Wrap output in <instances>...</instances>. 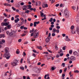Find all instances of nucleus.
Listing matches in <instances>:
<instances>
[{
	"mask_svg": "<svg viewBox=\"0 0 79 79\" xmlns=\"http://www.w3.org/2000/svg\"><path fill=\"white\" fill-rule=\"evenodd\" d=\"M18 61L16 59H15L13 62H11V64L13 66H16L18 65Z\"/></svg>",
	"mask_w": 79,
	"mask_h": 79,
	"instance_id": "nucleus-1",
	"label": "nucleus"
},
{
	"mask_svg": "<svg viewBox=\"0 0 79 79\" xmlns=\"http://www.w3.org/2000/svg\"><path fill=\"white\" fill-rule=\"evenodd\" d=\"M64 13L66 18H68L69 17V14L68 8H67L64 11Z\"/></svg>",
	"mask_w": 79,
	"mask_h": 79,
	"instance_id": "nucleus-2",
	"label": "nucleus"
},
{
	"mask_svg": "<svg viewBox=\"0 0 79 79\" xmlns=\"http://www.w3.org/2000/svg\"><path fill=\"white\" fill-rule=\"evenodd\" d=\"M6 34L8 35H9L10 37H13L15 35V33L13 31H11L10 32L8 31H6Z\"/></svg>",
	"mask_w": 79,
	"mask_h": 79,
	"instance_id": "nucleus-3",
	"label": "nucleus"
},
{
	"mask_svg": "<svg viewBox=\"0 0 79 79\" xmlns=\"http://www.w3.org/2000/svg\"><path fill=\"white\" fill-rule=\"evenodd\" d=\"M3 57L4 58H6L7 60H8L10 58V54L9 53H8V54H5L3 55Z\"/></svg>",
	"mask_w": 79,
	"mask_h": 79,
	"instance_id": "nucleus-4",
	"label": "nucleus"
},
{
	"mask_svg": "<svg viewBox=\"0 0 79 79\" xmlns=\"http://www.w3.org/2000/svg\"><path fill=\"white\" fill-rule=\"evenodd\" d=\"M39 69L37 68H35L34 69V71L36 73H40V70Z\"/></svg>",
	"mask_w": 79,
	"mask_h": 79,
	"instance_id": "nucleus-5",
	"label": "nucleus"
},
{
	"mask_svg": "<svg viewBox=\"0 0 79 79\" xmlns=\"http://www.w3.org/2000/svg\"><path fill=\"white\" fill-rule=\"evenodd\" d=\"M39 32H35L34 34V37L35 39H36L39 37Z\"/></svg>",
	"mask_w": 79,
	"mask_h": 79,
	"instance_id": "nucleus-6",
	"label": "nucleus"
},
{
	"mask_svg": "<svg viewBox=\"0 0 79 79\" xmlns=\"http://www.w3.org/2000/svg\"><path fill=\"white\" fill-rule=\"evenodd\" d=\"M9 48H5V52H6L5 54H8V53H9Z\"/></svg>",
	"mask_w": 79,
	"mask_h": 79,
	"instance_id": "nucleus-7",
	"label": "nucleus"
},
{
	"mask_svg": "<svg viewBox=\"0 0 79 79\" xmlns=\"http://www.w3.org/2000/svg\"><path fill=\"white\" fill-rule=\"evenodd\" d=\"M11 29V27H10V25H8L7 27H5V30L9 29Z\"/></svg>",
	"mask_w": 79,
	"mask_h": 79,
	"instance_id": "nucleus-8",
	"label": "nucleus"
},
{
	"mask_svg": "<svg viewBox=\"0 0 79 79\" xmlns=\"http://www.w3.org/2000/svg\"><path fill=\"white\" fill-rule=\"evenodd\" d=\"M70 59L71 60H72V61H75L76 58L73 56H71L70 58Z\"/></svg>",
	"mask_w": 79,
	"mask_h": 79,
	"instance_id": "nucleus-9",
	"label": "nucleus"
},
{
	"mask_svg": "<svg viewBox=\"0 0 79 79\" xmlns=\"http://www.w3.org/2000/svg\"><path fill=\"white\" fill-rule=\"evenodd\" d=\"M76 32L77 34H78V35H79V27H77Z\"/></svg>",
	"mask_w": 79,
	"mask_h": 79,
	"instance_id": "nucleus-10",
	"label": "nucleus"
},
{
	"mask_svg": "<svg viewBox=\"0 0 79 79\" xmlns=\"http://www.w3.org/2000/svg\"><path fill=\"white\" fill-rule=\"evenodd\" d=\"M4 5L6 6H11V5L8 3H5L4 4Z\"/></svg>",
	"mask_w": 79,
	"mask_h": 79,
	"instance_id": "nucleus-11",
	"label": "nucleus"
},
{
	"mask_svg": "<svg viewBox=\"0 0 79 79\" xmlns=\"http://www.w3.org/2000/svg\"><path fill=\"white\" fill-rule=\"evenodd\" d=\"M46 41L47 42H50V38L48 37H47L46 39Z\"/></svg>",
	"mask_w": 79,
	"mask_h": 79,
	"instance_id": "nucleus-12",
	"label": "nucleus"
},
{
	"mask_svg": "<svg viewBox=\"0 0 79 79\" xmlns=\"http://www.w3.org/2000/svg\"><path fill=\"white\" fill-rule=\"evenodd\" d=\"M19 21V19L18 18L17 19L15 20V23H17Z\"/></svg>",
	"mask_w": 79,
	"mask_h": 79,
	"instance_id": "nucleus-13",
	"label": "nucleus"
},
{
	"mask_svg": "<svg viewBox=\"0 0 79 79\" xmlns=\"http://www.w3.org/2000/svg\"><path fill=\"white\" fill-rule=\"evenodd\" d=\"M5 37V35L4 34H2L0 35V38H2V37H3V38H4V37Z\"/></svg>",
	"mask_w": 79,
	"mask_h": 79,
	"instance_id": "nucleus-14",
	"label": "nucleus"
},
{
	"mask_svg": "<svg viewBox=\"0 0 79 79\" xmlns=\"http://www.w3.org/2000/svg\"><path fill=\"white\" fill-rule=\"evenodd\" d=\"M27 63L28 64H30V58L29 57H28L27 58Z\"/></svg>",
	"mask_w": 79,
	"mask_h": 79,
	"instance_id": "nucleus-15",
	"label": "nucleus"
},
{
	"mask_svg": "<svg viewBox=\"0 0 79 79\" xmlns=\"http://www.w3.org/2000/svg\"><path fill=\"white\" fill-rule=\"evenodd\" d=\"M65 37L66 38L65 40H66L67 41H69L70 40V39L68 38V36H66Z\"/></svg>",
	"mask_w": 79,
	"mask_h": 79,
	"instance_id": "nucleus-16",
	"label": "nucleus"
},
{
	"mask_svg": "<svg viewBox=\"0 0 79 79\" xmlns=\"http://www.w3.org/2000/svg\"><path fill=\"white\" fill-rule=\"evenodd\" d=\"M9 24H8V23H5L3 24V25L5 26H8V25Z\"/></svg>",
	"mask_w": 79,
	"mask_h": 79,
	"instance_id": "nucleus-17",
	"label": "nucleus"
},
{
	"mask_svg": "<svg viewBox=\"0 0 79 79\" xmlns=\"http://www.w3.org/2000/svg\"><path fill=\"white\" fill-rule=\"evenodd\" d=\"M20 52H19V49H17L16 51V53L17 54H19Z\"/></svg>",
	"mask_w": 79,
	"mask_h": 79,
	"instance_id": "nucleus-18",
	"label": "nucleus"
},
{
	"mask_svg": "<svg viewBox=\"0 0 79 79\" xmlns=\"http://www.w3.org/2000/svg\"><path fill=\"white\" fill-rule=\"evenodd\" d=\"M20 19H21V21L22 22H23L24 21V19H23V18H20Z\"/></svg>",
	"mask_w": 79,
	"mask_h": 79,
	"instance_id": "nucleus-19",
	"label": "nucleus"
},
{
	"mask_svg": "<svg viewBox=\"0 0 79 79\" xmlns=\"http://www.w3.org/2000/svg\"><path fill=\"white\" fill-rule=\"evenodd\" d=\"M56 30L55 28H54L52 30V32L53 33H55L56 32Z\"/></svg>",
	"mask_w": 79,
	"mask_h": 79,
	"instance_id": "nucleus-20",
	"label": "nucleus"
},
{
	"mask_svg": "<svg viewBox=\"0 0 79 79\" xmlns=\"http://www.w3.org/2000/svg\"><path fill=\"white\" fill-rule=\"evenodd\" d=\"M34 28H33L32 30H31L30 33H32V32H34Z\"/></svg>",
	"mask_w": 79,
	"mask_h": 79,
	"instance_id": "nucleus-21",
	"label": "nucleus"
},
{
	"mask_svg": "<svg viewBox=\"0 0 79 79\" xmlns=\"http://www.w3.org/2000/svg\"><path fill=\"white\" fill-rule=\"evenodd\" d=\"M52 56H49L48 57H47V60H50V59H52Z\"/></svg>",
	"mask_w": 79,
	"mask_h": 79,
	"instance_id": "nucleus-22",
	"label": "nucleus"
},
{
	"mask_svg": "<svg viewBox=\"0 0 79 79\" xmlns=\"http://www.w3.org/2000/svg\"><path fill=\"white\" fill-rule=\"evenodd\" d=\"M73 55H77V52L76 51H75L73 52Z\"/></svg>",
	"mask_w": 79,
	"mask_h": 79,
	"instance_id": "nucleus-23",
	"label": "nucleus"
},
{
	"mask_svg": "<svg viewBox=\"0 0 79 79\" xmlns=\"http://www.w3.org/2000/svg\"><path fill=\"white\" fill-rule=\"evenodd\" d=\"M37 48H39V49H40V50H42V47L41 46L39 47V46H37Z\"/></svg>",
	"mask_w": 79,
	"mask_h": 79,
	"instance_id": "nucleus-24",
	"label": "nucleus"
},
{
	"mask_svg": "<svg viewBox=\"0 0 79 79\" xmlns=\"http://www.w3.org/2000/svg\"><path fill=\"white\" fill-rule=\"evenodd\" d=\"M56 33H57V34L59 33V32H60V30H59V29H58L57 30H56Z\"/></svg>",
	"mask_w": 79,
	"mask_h": 79,
	"instance_id": "nucleus-25",
	"label": "nucleus"
},
{
	"mask_svg": "<svg viewBox=\"0 0 79 79\" xmlns=\"http://www.w3.org/2000/svg\"><path fill=\"white\" fill-rule=\"evenodd\" d=\"M73 53V51L71 50H70L69 51V54H70V55H71Z\"/></svg>",
	"mask_w": 79,
	"mask_h": 79,
	"instance_id": "nucleus-26",
	"label": "nucleus"
},
{
	"mask_svg": "<svg viewBox=\"0 0 79 79\" xmlns=\"http://www.w3.org/2000/svg\"><path fill=\"white\" fill-rule=\"evenodd\" d=\"M25 13H27V14H28L29 13V11L28 10H26L25 12Z\"/></svg>",
	"mask_w": 79,
	"mask_h": 79,
	"instance_id": "nucleus-27",
	"label": "nucleus"
},
{
	"mask_svg": "<svg viewBox=\"0 0 79 79\" xmlns=\"http://www.w3.org/2000/svg\"><path fill=\"white\" fill-rule=\"evenodd\" d=\"M5 10L6 11V12H10V11H11L9 9H6Z\"/></svg>",
	"mask_w": 79,
	"mask_h": 79,
	"instance_id": "nucleus-28",
	"label": "nucleus"
},
{
	"mask_svg": "<svg viewBox=\"0 0 79 79\" xmlns=\"http://www.w3.org/2000/svg\"><path fill=\"white\" fill-rule=\"evenodd\" d=\"M20 69H22L23 71H24V68L23 67H21L20 68Z\"/></svg>",
	"mask_w": 79,
	"mask_h": 79,
	"instance_id": "nucleus-29",
	"label": "nucleus"
},
{
	"mask_svg": "<svg viewBox=\"0 0 79 79\" xmlns=\"http://www.w3.org/2000/svg\"><path fill=\"white\" fill-rule=\"evenodd\" d=\"M26 8H27V6L26 5H24L23 6V8H25V9H26Z\"/></svg>",
	"mask_w": 79,
	"mask_h": 79,
	"instance_id": "nucleus-30",
	"label": "nucleus"
},
{
	"mask_svg": "<svg viewBox=\"0 0 79 79\" xmlns=\"http://www.w3.org/2000/svg\"><path fill=\"white\" fill-rule=\"evenodd\" d=\"M55 48L56 50H57L58 49V48L57 47V45H56L55 46Z\"/></svg>",
	"mask_w": 79,
	"mask_h": 79,
	"instance_id": "nucleus-31",
	"label": "nucleus"
},
{
	"mask_svg": "<svg viewBox=\"0 0 79 79\" xmlns=\"http://www.w3.org/2000/svg\"><path fill=\"white\" fill-rule=\"evenodd\" d=\"M53 18H51L49 20V22H52L53 21Z\"/></svg>",
	"mask_w": 79,
	"mask_h": 79,
	"instance_id": "nucleus-32",
	"label": "nucleus"
},
{
	"mask_svg": "<svg viewBox=\"0 0 79 79\" xmlns=\"http://www.w3.org/2000/svg\"><path fill=\"white\" fill-rule=\"evenodd\" d=\"M62 66H63V67H65V63H62Z\"/></svg>",
	"mask_w": 79,
	"mask_h": 79,
	"instance_id": "nucleus-33",
	"label": "nucleus"
},
{
	"mask_svg": "<svg viewBox=\"0 0 79 79\" xmlns=\"http://www.w3.org/2000/svg\"><path fill=\"white\" fill-rule=\"evenodd\" d=\"M33 26H34V27H36V23L35 22H34V23Z\"/></svg>",
	"mask_w": 79,
	"mask_h": 79,
	"instance_id": "nucleus-34",
	"label": "nucleus"
},
{
	"mask_svg": "<svg viewBox=\"0 0 79 79\" xmlns=\"http://www.w3.org/2000/svg\"><path fill=\"white\" fill-rule=\"evenodd\" d=\"M49 1H51V0H49ZM55 2V0H52L51 3H53Z\"/></svg>",
	"mask_w": 79,
	"mask_h": 79,
	"instance_id": "nucleus-35",
	"label": "nucleus"
},
{
	"mask_svg": "<svg viewBox=\"0 0 79 79\" xmlns=\"http://www.w3.org/2000/svg\"><path fill=\"white\" fill-rule=\"evenodd\" d=\"M74 28V26L73 25L71 27V29L72 30Z\"/></svg>",
	"mask_w": 79,
	"mask_h": 79,
	"instance_id": "nucleus-36",
	"label": "nucleus"
},
{
	"mask_svg": "<svg viewBox=\"0 0 79 79\" xmlns=\"http://www.w3.org/2000/svg\"><path fill=\"white\" fill-rule=\"evenodd\" d=\"M35 22L36 24H39V23H40V22H39V21H38L37 22Z\"/></svg>",
	"mask_w": 79,
	"mask_h": 79,
	"instance_id": "nucleus-37",
	"label": "nucleus"
},
{
	"mask_svg": "<svg viewBox=\"0 0 79 79\" xmlns=\"http://www.w3.org/2000/svg\"><path fill=\"white\" fill-rule=\"evenodd\" d=\"M23 55L24 56H26V54L25 52H23Z\"/></svg>",
	"mask_w": 79,
	"mask_h": 79,
	"instance_id": "nucleus-38",
	"label": "nucleus"
},
{
	"mask_svg": "<svg viewBox=\"0 0 79 79\" xmlns=\"http://www.w3.org/2000/svg\"><path fill=\"white\" fill-rule=\"evenodd\" d=\"M20 5H21L22 6H23V5H24V2H21L20 3Z\"/></svg>",
	"mask_w": 79,
	"mask_h": 79,
	"instance_id": "nucleus-39",
	"label": "nucleus"
},
{
	"mask_svg": "<svg viewBox=\"0 0 79 79\" xmlns=\"http://www.w3.org/2000/svg\"><path fill=\"white\" fill-rule=\"evenodd\" d=\"M52 70V71H53L54 70H55V67H52L51 68Z\"/></svg>",
	"mask_w": 79,
	"mask_h": 79,
	"instance_id": "nucleus-40",
	"label": "nucleus"
},
{
	"mask_svg": "<svg viewBox=\"0 0 79 79\" xmlns=\"http://www.w3.org/2000/svg\"><path fill=\"white\" fill-rule=\"evenodd\" d=\"M62 72H63V70H62V69H60L59 70V73H62Z\"/></svg>",
	"mask_w": 79,
	"mask_h": 79,
	"instance_id": "nucleus-41",
	"label": "nucleus"
},
{
	"mask_svg": "<svg viewBox=\"0 0 79 79\" xmlns=\"http://www.w3.org/2000/svg\"><path fill=\"white\" fill-rule=\"evenodd\" d=\"M55 35L56 34L55 33H53L52 34V37H54Z\"/></svg>",
	"mask_w": 79,
	"mask_h": 79,
	"instance_id": "nucleus-42",
	"label": "nucleus"
},
{
	"mask_svg": "<svg viewBox=\"0 0 79 79\" xmlns=\"http://www.w3.org/2000/svg\"><path fill=\"white\" fill-rule=\"evenodd\" d=\"M24 26H22L20 27V28L21 29H24Z\"/></svg>",
	"mask_w": 79,
	"mask_h": 79,
	"instance_id": "nucleus-43",
	"label": "nucleus"
},
{
	"mask_svg": "<svg viewBox=\"0 0 79 79\" xmlns=\"http://www.w3.org/2000/svg\"><path fill=\"white\" fill-rule=\"evenodd\" d=\"M28 7L30 9V8H31L32 7V6H31V5H29L28 6Z\"/></svg>",
	"mask_w": 79,
	"mask_h": 79,
	"instance_id": "nucleus-44",
	"label": "nucleus"
},
{
	"mask_svg": "<svg viewBox=\"0 0 79 79\" xmlns=\"http://www.w3.org/2000/svg\"><path fill=\"white\" fill-rule=\"evenodd\" d=\"M56 28L59 29H60V26H57L56 27Z\"/></svg>",
	"mask_w": 79,
	"mask_h": 79,
	"instance_id": "nucleus-45",
	"label": "nucleus"
},
{
	"mask_svg": "<svg viewBox=\"0 0 79 79\" xmlns=\"http://www.w3.org/2000/svg\"><path fill=\"white\" fill-rule=\"evenodd\" d=\"M66 70H67V68H65L64 70V72L66 73Z\"/></svg>",
	"mask_w": 79,
	"mask_h": 79,
	"instance_id": "nucleus-46",
	"label": "nucleus"
},
{
	"mask_svg": "<svg viewBox=\"0 0 79 79\" xmlns=\"http://www.w3.org/2000/svg\"><path fill=\"white\" fill-rule=\"evenodd\" d=\"M38 3L39 6H40V5L41 4V2H40V1H39L38 2Z\"/></svg>",
	"mask_w": 79,
	"mask_h": 79,
	"instance_id": "nucleus-47",
	"label": "nucleus"
},
{
	"mask_svg": "<svg viewBox=\"0 0 79 79\" xmlns=\"http://www.w3.org/2000/svg\"><path fill=\"white\" fill-rule=\"evenodd\" d=\"M23 32H24V33H25V34H27V32H28V31H27V30H26V31H23Z\"/></svg>",
	"mask_w": 79,
	"mask_h": 79,
	"instance_id": "nucleus-48",
	"label": "nucleus"
},
{
	"mask_svg": "<svg viewBox=\"0 0 79 79\" xmlns=\"http://www.w3.org/2000/svg\"><path fill=\"white\" fill-rule=\"evenodd\" d=\"M44 6L45 8H46V7H48V4H44Z\"/></svg>",
	"mask_w": 79,
	"mask_h": 79,
	"instance_id": "nucleus-49",
	"label": "nucleus"
},
{
	"mask_svg": "<svg viewBox=\"0 0 79 79\" xmlns=\"http://www.w3.org/2000/svg\"><path fill=\"white\" fill-rule=\"evenodd\" d=\"M33 52H34V53H37V51H35V50H32Z\"/></svg>",
	"mask_w": 79,
	"mask_h": 79,
	"instance_id": "nucleus-50",
	"label": "nucleus"
},
{
	"mask_svg": "<svg viewBox=\"0 0 79 79\" xmlns=\"http://www.w3.org/2000/svg\"><path fill=\"white\" fill-rule=\"evenodd\" d=\"M62 49L63 50H66V48H65V47H63Z\"/></svg>",
	"mask_w": 79,
	"mask_h": 79,
	"instance_id": "nucleus-51",
	"label": "nucleus"
},
{
	"mask_svg": "<svg viewBox=\"0 0 79 79\" xmlns=\"http://www.w3.org/2000/svg\"><path fill=\"white\" fill-rule=\"evenodd\" d=\"M33 26V23H30V26L31 27H32V26Z\"/></svg>",
	"mask_w": 79,
	"mask_h": 79,
	"instance_id": "nucleus-52",
	"label": "nucleus"
},
{
	"mask_svg": "<svg viewBox=\"0 0 79 79\" xmlns=\"http://www.w3.org/2000/svg\"><path fill=\"white\" fill-rule=\"evenodd\" d=\"M59 5H60V4H57L56 5V7H58V6H59Z\"/></svg>",
	"mask_w": 79,
	"mask_h": 79,
	"instance_id": "nucleus-53",
	"label": "nucleus"
},
{
	"mask_svg": "<svg viewBox=\"0 0 79 79\" xmlns=\"http://www.w3.org/2000/svg\"><path fill=\"white\" fill-rule=\"evenodd\" d=\"M2 42L3 43H5V40H2Z\"/></svg>",
	"mask_w": 79,
	"mask_h": 79,
	"instance_id": "nucleus-54",
	"label": "nucleus"
},
{
	"mask_svg": "<svg viewBox=\"0 0 79 79\" xmlns=\"http://www.w3.org/2000/svg\"><path fill=\"white\" fill-rule=\"evenodd\" d=\"M22 40L21 39H19L18 40V42H21Z\"/></svg>",
	"mask_w": 79,
	"mask_h": 79,
	"instance_id": "nucleus-55",
	"label": "nucleus"
},
{
	"mask_svg": "<svg viewBox=\"0 0 79 79\" xmlns=\"http://www.w3.org/2000/svg\"><path fill=\"white\" fill-rule=\"evenodd\" d=\"M10 17H11V15H7V18H10Z\"/></svg>",
	"mask_w": 79,
	"mask_h": 79,
	"instance_id": "nucleus-56",
	"label": "nucleus"
},
{
	"mask_svg": "<svg viewBox=\"0 0 79 79\" xmlns=\"http://www.w3.org/2000/svg\"><path fill=\"white\" fill-rule=\"evenodd\" d=\"M12 9H13L14 11L16 10V9L15 8L13 7H12Z\"/></svg>",
	"mask_w": 79,
	"mask_h": 79,
	"instance_id": "nucleus-57",
	"label": "nucleus"
},
{
	"mask_svg": "<svg viewBox=\"0 0 79 79\" xmlns=\"http://www.w3.org/2000/svg\"><path fill=\"white\" fill-rule=\"evenodd\" d=\"M44 54H47H47H48V52H44Z\"/></svg>",
	"mask_w": 79,
	"mask_h": 79,
	"instance_id": "nucleus-58",
	"label": "nucleus"
},
{
	"mask_svg": "<svg viewBox=\"0 0 79 79\" xmlns=\"http://www.w3.org/2000/svg\"><path fill=\"white\" fill-rule=\"evenodd\" d=\"M74 73H79V71H78V70H75L74 71Z\"/></svg>",
	"mask_w": 79,
	"mask_h": 79,
	"instance_id": "nucleus-59",
	"label": "nucleus"
},
{
	"mask_svg": "<svg viewBox=\"0 0 79 79\" xmlns=\"http://www.w3.org/2000/svg\"><path fill=\"white\" fill-rule=\"evenodd\" d=\"M72 34H75V33H76V31H72Z\"/></svg>",
	"mask_w": 79,
	"mask_h": 79,
	"instance_id": "nucleus-60",
	"label": "nucleus"
},
{
	"mask_svg": "<svg viewBox=\"0 0 79 79\" xmlns=\"http://www.w3.org/2000/svg\"><path fill=\"white\" fill-rule=\"evenodd\" d=\"M28 43V42L27 41V42H25L24 43V44H27Z\"/></svg>",
	"mask_w": 79,
	"mask_h": 79,
	"instance_id": "nucleus-61",
	"label": "nucleus"
},
{
	"mask_svg": "<svg viewBox=\"0 0 79 79\" xmlns=\"http://www.w3.org/2000/svg\"><path fill=\"white\" fill-rule=\"evenodd\" d=\"M26 35V34L23 33V34L22 36V37H24V36H25Z\"/></svg>",
	"mask_w": 79,
	"mask_h": 79,
	"instance_id": "nucleus-62",
	"label": "nucleus"
},
{
	"mask_svg": "<svg viewBox=\"0 0 79 79\" xmlns=\"http://www.w3.org/2000/svg\"><path fill=\"white\" fill-rule=\"evenodd\" d=\"M52 29H53V28L51 27H50L49 28V30H50V31H52Z\"/></svg>",
	"mask_w": 79,
	"mask_h": 79,
	"instance_id": "nucleus-63",
	"label": "nucleus"
},
{
	"mask_svg": "<svg viewBox=\"0 0 79 79\" xmlns=\"http://www.w3.org/2000/svg\"><path fill=\"white\" fill-rule=\"evenodd\" d=\"M44 15V13L43 12H42L41 13V16H43Z\"/></svg>",
	"mask_w": 79,
	"mask_h": 79,
	"instance_id": "nucleus-64",
	"label": "nucleus"
}]
</instances>
